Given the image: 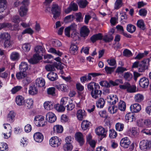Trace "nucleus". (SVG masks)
Masks as SVG:
<instances>
[{
    "label": "nucleus",
    "instance_id": "nucleus-1",
    "mask_svg": "<svg viewBox=\"0 0 151 151\" xmlns=\"http://www.w3.org/2000/svg\"><path fill=\"white\" fill-rule=\"evenodd\" d=\"M110 123L107 122L105 123L104 125L106 127H103L101 126L98 127L95 130L96 134L98 135L105 137L108 131V129L110 128Z\"/></svg>",
    "mask_w": 151,
    "mask_h": 151
},
{
    "label": "nucleus",
    "instance_id": "nucleus-2",
    "mask_svg": "<svg viewBox=\"0 0 151 151\" xmlns=\"http://www.w3.org/2000/svg\"><path fill=\"white\" fill-rule=\"evenodd\" d=\"M150 61V58L146 59L142 61L138 68V71L140 73L145 72L146 70L148 69Z\"/></svg>",
    "mask_w": 151,
    "mask_h": 151
},
{
    "label": "nucleus",
    "instance_id": "nucleus-3",
    "mask_svg": "<svg viewBox=\"0 0 151 151\" xmlns=\"http://www.w3.org/2000/svg\"><path fill=\"white\" fill-rule=\"evenodd\" d=\"M51 11L53 15V17L55 19L59 17L60 13V8L58 4H53L52 6Z\"/></svg>",
    "mask_w": 151,
    "mask_h": 151
},
{
    "label": "nucleus",
    "instance_id": "nucleus-4",
    "mask_svg": "<svg viewBox=\"0 0 151 151\" xmlns=\"http://www.w3.org/2000/svg\"><path fill=\"white\" fill-rule=\"evenodd\" d=\"M61 140L57 136L51 137L49 140L50 145L53 147H57L60 145Z\"/></svg>",
    "mask_w": 151,
    "mask_h": 151
},
{
    "label": "nucleus",
    "instance_id": "nucleus-5",
    "mask_svg": "<svg viewBox=\"0 0 151 151\" xmlns=\"http://www.w3.org/2000/svg\"><path fill=\"white\" fill-rule=\"evenodd\" d=\"M140 149L143 150H146L151 147V142L148 140H142L139 143Z\"/></svg>",
    "mask_w": 151,
    "mask_h": 151
},
{
    "label": "nucleus",
    "instance_id": "nucleus-6",
    "mask_svg": "<svg viewBox=\"0 0 151 151\" xmlns=\"http://www.w3.org/2000/svg\"><path fill=\"white\" fill-rule=\"evenodd\" d=\"M34 123L36 126L38 127H43L45 125L44 117L42 116H38L35 117Z\"/></svg>",
    "mask_w": 151,
    "mask_h": 151
},
{
    "label": "nucleus",
    "instance_id": "nucleus-7",
    "mask_svg": "<svg viewBox=\"0 0 151 151\" xmlns=\"http://www.w3.org/2000/svg\"><path fill=\"white\" fill-rule=\"evenodd\" d=\"M100 89V86H96V88L94 89V90L91 91V94L93 98L97 99L100 97L102 94V92Z\"/></svg>",
    "mask_w": 151,
    "mask_h": 151
},
{
    "label": "nucleus",
    "instance_id": "nucleus-8",
    "mask_svg": "<svg viewBox=\"0 0 151 151\" xmlns=\"http://www.w3.org/2000/svg\"><path fill=\"white\" fill-rule=\"evenodd\" d=\"M78 6L77 4L75 3L72 2L70 4L69 7L65 10V12L68 14L72 11H75L78 10Z\"/></svg>",
    "mask_w": 151,
    "mask_h": 151
},
{
    "label": "nucleus",
    "instance_id": "nucleus-9",
    "mask_svg": "<svg viewBox=\"0 0 151 151\" xmlns=\"http://www.w3.org/2000/svg\"><path fill=\"white\" fill-rule=\"evenodd\" d=\"M5 132L6 133L4 134V136L5 138L7 139L11 136V127L10 124H4Z\"/></svg>",
    "mask_w": 151,
    "mask_h": 151
},
{
    "label": "nucleus",
    "instance_id": "nucleus-10",
    "mask_svg": "<svg viewBox=\"0 0 151 151\" xmlns=\"http://www.w3.org/2000/svg\"><path fill=\"white\" fill-rule=\"evenodd\" d=\"M90 30L86 26H83L81 28L80 31V36L85 38L88 35Z\"/></svg>",
    "mask_w": 151,
    "mask_h": 151
},
{
    "label": "nucleus",
    "instance_id": "nucleus-11",
    "mask_svg": "<svg viewBox=\"0 0 151 151\" xmlns=\"http://www.w3.org/2000/svg\"><path fill=\"white\" fill-rule=\"evenodd\" d=\"M42 58L40 55L35 54L33 58L28 60L29 62L32 64H36L38 63L39 60H41Z\"/></svg>",
    "mask_w": 151,
    "mask_h": 151
},
{
    "label": "nucleus",
    "instance_id": "nucleus-12",
    "mask_svg": "<svg viewBox=\"0 0 151 151\" xmlns=\"http://www.w3.org/2000/svg\"><path fill=\"white\" fill-rule=\"evenodd\" d=\"M149 84V81L148 79L145 77L141 78L139 81V84L140 86L143 88L147 87Z\"/></svg>",
    "mask_w": 151,
    "mask_h": 151
},
{
    "label": "nucleus",
    "instance_id": "nucleus-13",
    "mask_svg": "<svg viewBox=\"0 0 151 151\" xmlns=\"http://www.w3.org/2000/svg\"><path fill=\"white\" fill-rule=\"evenodd\" d=\"M131 111L133 113L139 112L141 109V105L137 103L132 105L130 107Z\"/></svg>",
    "mask_w": 151,
    "mask_h": 151
},
{
    "label": "nucleus",
    "instance_id": "nucleus-14",
    "mask_svg": "<svg viewBox=\"0 0 151 151\" xmlns=\"http://www.w3.org/2000/svg\"><path fill=\"white\" fill-rule=\"evenodd\" d=\"M47 120H48L49 122L52 123L55 122L56 120V117L55 115L53 113L49 112L46 115Z\"/></svg>",
    "mask_w": 151,
    "mask_h": 151
},
{
    "label": "nucleus",
    "instance_id": "nucleus-15",
    "mask_svg": "<svg viewBox=\"0 0 151 151\" xmlns=\"http://www.w3.org/2000/svg\"><path fill=\"white\" fill-rule=\"evenodd\" d=\"M34 140L37 142H41L43 139L44 137L43 134L40 132H37L33 135Z\"/></svg>",
    "mask_w": 151,
    "mask_h": 151
},
{
    "label": "nucleus",
    "instance_id": "nucleus-16",
    "mask_svg": "<svg viewBox=\"0 0 151 151\" xmlns=\"http://www.w3.org/2000/svg\"><path fill=\"white\" fill-rule=\"evenodd\" d=\"M108 102L111 105H114L118 101V99L117 96L115 95H110L108 96Z\"/></svg>",
    "mask_w": 151,
    "mask_h": 151
},
{
    "label": "nucleus",
    "instance_id": "nucleus-17",
    "mask_svg": "<svg viewBox=\"0 0 151 151\" xmlns=\"http://www.w3.org/2000/svg\"><path fill=\"white\" fill-rule=\"evenodd\" d=\"M130 144V140L127 137L122 138L120 142L121 146L124 148H127Z\"/></svg>",
    "mask_w": 151,
    "mask_h": 151
},
{
    "label": "nucleus",
    "instance_id": "nucleus-18",
    "mask_svg": "<svg viewBox=\"0 0 151 151\" xmlns=\"http://www.w3.org/2000/svg\"><path fill=\"white\" fill-rule=\"evenodd\" d=\"M135 114L132 112L129 113L127 114L125 116L126 122H132L135 120L134 116Z\"/></svg>",
    "mask_w": 151,
    "mask_h": 151
},
{
    "label": "nucleus",
    "instance_id": "nucleus-19",
    "mask_svg": "<svg viewBox=\"0 0 151 151\" xmlns=\"http://www.w3.org/2000/svg\"><path fill=\"white\" fill-rule=\"evenodd\" d=\"M75 137L76 140L82 145L84 142L83 134L80 132H77L75 134Z\"/></svg>",
    "mask_w": 151,
    "mask_h": 151
},
{
    "label": "nucleus",
    "instance_id": "nucleus-20",
    "mask_svg": "<svg viewBox=\"0 0 151 151\" xmlns=\"http://www.w3.org/2000/svg\"><path fill=\"white\" fill-rule=\"evenodd\" d=\"M15 102L18 105H22L24 104V98L21 96H17L15 98Z\"/></svg>",
    "mask_w": 151,
    "mask_h": 151
},
{
    "label": "nucleus",
    "instance_id": "nucleus-21",
    "mask_svg": "<svg viewBox=\"0 0 151 151\" xmlns=\"http://www.w3.org/2000/svg\"><path fill=\"white\" fill-rule=\"evenodd\" d=\"M102 37L101 34L99 33L92 35L90 38V40L92 42L94 43L97 40H101Z\"/></svg>",
    "mask_w": 151,
    "mask_h": 151
},
{
    "label": "nucleus",
    "instance_id": "nucleus-22",
    "mask_svg": "<svg viewBox=\"0 0 151 151\" xmlns=\"http://www.w3.org/2000/svg\"><path fill=\"white\" fill-rule=\"evenodd\" d=\"M47 78L52 81H55L58 78L57 74L56 73L53 72H50L47 75Z\"/></svg>",
    "mask_w": 151,
    "mask_h": 151
},
{
    "label": "nucleus",
    "instance_id": "nucleus-23",
    "mask_svg": "<svg viewBox=\"0 0 151 151\" xmlns=\"http://www.w3.org/2000/svg\"><path fill=\"white\" fill-rule=\"evenodd\" d=\"M15 115L16 114L13 111H10L7 116V120L10 122H13L14 121Z\"/></svg>",
    "mask_w": 151,
    "mask_h": 151
},
{
    "label": "nucleus",
    "instance_id": "nucleus-24",
    "mask_svg": "<svg viewBox=\"0 0 151 151\" xmlns=\"http://www.w3.org/2000/svg\"><path fill=\"white\" fill-rule=\"evenodd\" d=\"M13 41L9 38L4 41L3 45L5 48H9L11 47L13 44Z\"/></svg>",
    "mask_w": 151,
    "mask_h": 151
},
{
    "label": "nucleus",
    "instance_id": "nucleus-25",
    "mask_svg": "<svg viewBox=\"0 0 151 151\" xmlns=\"http://www.w3.org/2000/svg\"><path fill=\"white\" fill-rule=\"evenodd\" d=\"M44 106L45 109L49 110L53 108L54 106V103L51 101H45L44 103Z\"/></svg>",
    "mask_w": 151,
    "mask_h": 151
},
{
    "label": "nucleus",
    "instance_id": "nucleus-26",
    "mask_svg": "<svg viewBox=\"0 0 151 151\" xmlns=\"http://www.w3.org/2000/svg\"><path fill=\"white\" fill-rule=\"evenodd\" d=\"M78 47L74 43H72L70 45L69 49L70 53L73 55H75L78 52Z\"/></svg>",
    "mask_w": 151,
    "mask_h": 151
},
{
    "label": "nucleus",
    "instance_id": "nucleus-27",
    "mask_svg": "<svg viewBox=\"0 0 151 151\" xmlns=\"http://www.w3.org/2000/svg\"><path fill=\"white\" fill-rule=\"evenodd\" d=\"M27 7H24L23 6H21L19 10V15L21 17L26 16L27 15Z\"/></svg>",
    "mask_w": 151,
    "mask_h": 151
},
{
    "label": "nucleus",
    "instance_id": "nucleus-28",
    "mask_svg": "<svg viewBox=\"0 0 151 151\" xmlns=\"http://www.w3.org/2000/svg\"><path fill=\"white\" fill-rule=\"evenodd\" d=\"M35 84L38 87H42L45 86V82L43 79L42 78H39L36 80Z\"/></svg>",
    "mask_w": 151,
    "mask_h": 151
},
{
    "label": "nucleus",
    "instance_id": "nucleus-29",
    "mask_svg": "<svg viewBox=\"0 0 151 151\" xmlns=\"http://www.w3.org/2000/svg\"><path fill=\"white\" fill-rule=\"evenodd\" d=\"M10 34L7 32L1 33L0 34V40L1 41H4L10 38Z\"/></svg>",
    "mask_w": 151,
    "mask_h": 151
},
{
    "label": "nucleus",
    "instance_id": "nucleus-30",
    "mask_svg": "<svg viewBox=\"0 0 151 151\" xmlns=\"http://www.w3.org/2000/svg\"><path fill=\"white\" fill-rule=\"evenodd\" d=\"M77 116L79 120H82L85 116V111L81 109L79 110L77 112Z\"/></svg>",
    "mask_w": 151,
    "mask_h": 151
},
{
    "label": "nucleus",
    "instance_id": "nucleus-31",
    "mask_svg": "<svg viewBox=\"0 0 151 151\" xmlns=\"http://www.w3.org/2000/svg\"><path fill=\"white\" fill-rule=\"evenodd\" d=\"M55 87L58 90L61 91L63 92H65L67 91V85L65 84H62L56 85Z\"/></svg>",
    "mask_w": 151,
    "mask_h": 151
},
{
    "label": "nucleus",
    "instance_id": "nucleus-32",
    "mask_svg": "<svg viewBox=\"0 0 151 151\" xmlns=\"http://www.w3.org/2000/svg\"><path fill=\"white\" fill-rule=\"evenodd\" d=\"M37 89L35 85H32L29 87V93L30 94L34 95L37 93Z\"/></svg>",
    "mask_w": 151,
    "mask_h": 151
},
{
    "label": "nucleus",
    "instance_id": "nucleus-33",
    "mask_svg": "<svg viewBox=\"0 0 151 151\" xmlns=\"http://www.w3.org/2000/svg\"><path fill=\"white\" fill-rule=\"evenodd\" d=\"M99 86L98 83H96L93 82H91L89 83L87 85V88L88 90L92 91L96 88V86Z\"/></svg>",
    "mask_w": 151,
    "mask_h": 151
},
{
    "label": "nucleus",
    "instance_id": "nucleus-34",
    "mask_svg": "<svg viewBox=\"0 0 151 151\" xmlns=\"http://www.w3.org/2000/svg\"><path fill=\"white\" fill-rule=\"evenodd\" d=\"M53 130L55 133H61L63 131V127L61 125H56L54 126Z\"/></svg>",
    "mask_w": 151,
    "mask_h": 151
},
{
    "label": "nucleus",
    "instance_id": "nucleus-35",
    "mask_svg": "<svg viewBox=\"0 0 151 151\" xmlns=\"http://www.w3.org/2000/svg\"><path fill=\"white\" fill-rule=\"evenodd\" d=\"M55 109L58 112H62L64 111L65 109V106L61 104H58L54 106Z\"/></svg>",
    "mask_w": 151,
    "mask_h": 151
},
{
    "label": "nucleus",
    "instance_id": "nucleus-36",
    "mask_svg": "<svg viewBox=\"0 0 151 151\" xmlns=\"http://www.w3.org/2000/svg\"><path fill=\"white\" fill-rule=\"evenodd\" d=\"M32 81L31 77L28 75H27L22 81V82L24 85L27 86Z\"/></svg>",
    "mask_w": 151,
    "mask_h": 151
},
{
    "label": "nucleus",
    "instance_id": "nucleus-37",
    "mask_svg": "<svg viewBox=\"0 0 151 151\" xmlns=\"http://www.w3.org/2000/svg\"><path fill=\"white\" fill-rule=\"evenodd\" d=\"M6 0H0V12H3L6 7Z\"/></svg>",
    "mask_w": 151,
    "mask_h": 151
},
{
    "label": "nucleus",
    "instance_id": "nucleus-38",
    "mask_svg": "<svg viewBox=\"0 0 151 151\" xmlns=\"http://www.w3.org/2000/svg\"><path fill=\"white\" fill-rule=\"evenodd\" d=\"M35 51L36 52L35 54H37L40 55H42V54L44 51V50L42 46L40 45H38L35 48Z\"/></svg>",
    "mask_w": 151,
    "mask_h": 151
},
{
    "label": "nucleus",
    "instance_id": "nucleus-39",
    "mask_svg": "<svg viewBox=\"0 0 151 151\" xmlns=\"http://www.w3.org/2000/svg\"><path fill=\"white\" fill-rule=\"evenodd\" d=\"M105 104V101L102 98H100L96 102V105L97 107L102 108Z\"/></svg>",
    "mask_w": 151,
    "mask_h": 151
},
{
    "label": "nucleus",
    "instance_id": "nucleus-40",
    "mask_svg": "<svg viewBox=\"0 0 151 151\" xmlns=\"http://www.w3.org/2000/svg\"><path fill=\"white\" fill-rule=\"evenodd\" d=\"M88 3V2L86 0H80L78 2L79 7L82 8H85Z\"/></svg>",
    "mask_w": 151,
    "mask_h": 151
},
{
    "label": "nucleus",
    "instance_id": "nucleus-41",
    "mask_svg": "<svg viewBox=\"0 0 151 151\" xmlns=\"http://www.w3.org/2000/svg\"><path fill=\"white\" fill-rule=\"evenodd\" d=\"M89 125V122L87 120H83L81 124V128L84 130L87 129L88 128Z\"/></svg>",
    "mask_w": 151,
    "mask_h": 151
},
{
    "label": "nucleus",
    "instance_id": "nucleus-42",
    "mask_svg": "<svg viewBox=\"0 0 151 151\" xmlns=\"http://www.w3.org/2000/svg\"><path fill=\"white\" fill-rule=\"evenodd\" d=\"M19 68L21 71L25 72L28 68V64L25 62H22L19 65Z\"/></svg>",
    "mask_w": 151,
    "mask_h": 151
},
{
    "label": "nucleus",
    "instance_id": "nucleus-43",
    "mask_svg": "<svg viewBox=\"0 0 151 151\" xmlns=\"http://www.w3.org/2000/svg\"><path fill=\"white\" fill-rule=\"evenodd\" d=\"M118 106L119 109L120 110L124 111L126 109V104L123 101H120L118 103Z\"/></svg>",
    "mask_w": 151,
    "mask_h": 151
},
{
    "label": "nucleus",
    "instance_id": "nucleus-44",
    "mask_svg": "<svg viewBox=\"0 0 151 151\" xmlns=\"http://www.w3.org/2000/svg\"><path fill=\"white\" fill-rule=\"evenodd\" d=\"M136 29V27L132 24H129L127 27V30L129 32L132 33L134 32Z\"/></svg>",
    "mask_w": 151,
    "mask_h": 151
},
{
    "label": "nucleus",
    "instance_id": "nucleus-45",
    "mask_svg": "<svg viewBox=\"0 0 151 151\" xmlns=\"http://www.w3.org/2000/svg\"><path fill=\"white\" fill-rule=\"evenodd\" d=\"M123 4L122 0H116L114 4V9L116 10L119 9Z\"/></svg>",
    "mask_w": 151,
    "mask_h": 151
},
{
    "label": "nucleus",
    "instance_id": "nucleus-46",
    "mask_svg": "<svg viewBox=\"0 0 151 151\" xmlns=\"http://www.w3.org/2000/svg\"><path fill=\"white\" fill-rule=\"evenodd\" d=\"M27 75L25 72H23L21 70V71L16 73V77L17 79H20L24 78Z\"/></svg>",
    "mask_w": 151,
    "mask_h": 151
},
{
    "label": "nucleus",
    "instance_id": "nucleus-47",
    "mask_svg": "<svg viewBox=\"0 0 151 151\" xmlns=\"http://www.w3.org/2000/svg\"><path fill=\"white\" fill-rule=\"evenodd\" d=\"M83 16L80 12L76 13L75 14V19L77 22H80L83 21Z\"/></svg>",
    "mask_w": 151,
    "mask_h": 151
},
{
    "label": "nucleus",
    "instance_id": "nucleus-48",
    "mask_svg": "<svg viewBox=\"0 0 151 151\" xmlns=\"http://www.w3.org/2000/svg\"><path fill=\"white\" fill-rule=\"evenodd\" d=\"M140 122H142L143 123L142 124H141L139 125L141 126L148 127L151 124L150 121L149 119H148L145 120L144 121H143L142 120H141L139 121V124H140Z\"/></svg>",
    "mask_w": 151,
    "mask_h": 151
},
{
    "label": "nucleus",
    "instance_id": "nucleus-49",
    "mask_svg": "<svg viewBox=\"0 0 151 151\" xmlns=\"http://www.w3.org/2000/svg\"><path fill=\"white\" fill-rule=\"evenodd\" d=\"M134 98L136 102H140L143 100L144 96L142 94H137L135 95Z\"/></svg>",
    "mask_w": 151,
    "mask_h": 151
},
{
    "label": "nucleus",
    "instance_id": "nucleus-50",
    "mask_svg": "<svg viewBox=\"0 0 151 151\" xmlns=\"http://www.w3.org/2000/svg\"><path fill=\"white\" fill-rule=\"evenodd\" d=\"M114 37L112 35H106L103 38V40L105 42H109L113 39Z\"/></svg>",
    "mask_w": 151,
    "mask_h": 151
},
{
    "label": "nucleus",
    "instance_id": "nucleus-51",
    "mask_svg": "<svg viewBox=\"0 0 151 151\" xmlns=\"http://www.w3.org/2000/svg\"><path fill=\"white\" fill-rule=\"evenodd\" d=\"M55 88L54 87L49 88L47 89V93L48 95H50L52 96H55Z\"/></svg>",
    "mask_w": 151,
    "mask_h": 151
},
{
    "label": "nucleus",
    "instance_id": "nucleus-52",
    "mask_svg": "<svg viewBox=\"0 0 151 151\" xmlns=\"http://www.w3.org/2000/svg\"><path fill=\"white\" fill-rule=\"evenodd\" d=\"M19 57V53L16 52H12L10 55L11 59L13 60H16L18 59Z\"/></svg>",
    "mask_w": 151,
    "mask_h": 151
},
{
    "label": "nucleus",
    "instance_id": "nucleus-53",
    "mask_svg": "<svg viewBox=\"0 0 151 151\" xmlns=\"http://www.w3.org/2000/svg\"><path fill=\"white\" fill-rule=\"evenodd\" d=\"M137 25L138 27L142 30H144L145 29L144 22L142 20H140L137 21Z\"/></svg>",
    "mask_w": 151,
    "mask_h": 151
},
{
    "label": "nucleus",
    "instance_id": "nucleus-54",
    "mask_svg": "<svg viewBox=\"0 0 151 151\" xmlns=\"http://www.w3.org/2000/svg\"><path fill=\"white\" fill-rule=\"evenodd\" d=\"M109 111L111 113L114 114L116 112L117 109L116 107H115L114 105L109 106L108 108Z\"/></svg>",
    "mask_w": 151,
    "mask_h": 151
},
{
    "label": "nucleus",
    "instance_id": "nucleus-55",
    "mask_svg": "<svg viewBox=\"0 0 151 151\" xmlns=\"http://www.w3.org/2000/svg\"><path fill=\"white\" fill-rule=\"evenodd\" d=\"M30 45L29 43H25L22 45V48L25 52H28L30 49Z\"/></svg>",
    "mask_w": 151,
    "mask_h": 151
},
{
    "label": "nucleus",
    "instance_id": "nucleus-56",
    "mask_svg": "<svg viewBox=\"0 0 151 151\" xmlns=\"http://www.w3.org/2000/svg\"><path fill=\"white\" fill-rule=\"evenodd\" d=\"M49 52L55 54L60 56L62 54V53L59 51H57L55 48H51L49 49Z\"/></svg>",
    "mask_w": 151,
    "mask_h": 151
},
{
    "label": "nucleus",
    "instance_id": "nucleus-57",
    "mask_svg": "<svg viewBox=\"0 0 151 151\" xmlns=\"http://www.w3.org/2000/svg\"><path fill=\"white\" fill-rule=\"evenodd\" d=\"M33 103V101L32 99H28L26 100L25 105L29 109L32 107Z\"/></svg>",
    "mask_w": 151,
    "mask_h": 151
},
{
    "label": "nucleus",
    "instance_id": "nucleus-58",
    "mask_svg": "<svg viewBox=\"0 0 151 151\" xmlns=\"http://www.w3.org/2000/svg\"><path fill=\"white\" fill-rule=\"evenodd\" d=\"M115 127L117 131H121L123 130L124 127V125L123 124L118 123L116 124Z\"/></svg>",
    "mask_w": 151,
    "mask_h": 151
},
{
    "label": "nucleus",
    "instance_id": "nucleus-59",
    "mask_svg": "<svg viewBox=\"0 0 151 151\" xmlns=\"http://www.w3.org/2000/svg\"><path fill=\"white\" fill-rule=\"evenodd\" d=\"M104 69L107 74H111L114 71L115 69V68L107 66H106L105 67Z\"/></svg>",
    "mask_w": 151,
    "mask_h": 151
},
{
    "label": "nucleus",
    "instance_id": "nucleus-60",
    "mask_svg": "<svg viewBox=\"0 0 151 151\" xmlns=\"http://www.w3.org/2000/svg\"><path fill=\"white\" fill-rule=\"evenodd\" d=\"M124 77L126 80L129 81L132 79V75L129 72H126L124 73Z\"/></svg>",
    "mask_w": 151,
    "mask_h": 151
},
{
    "label": "nucleus",
    "instance_id": "nucleus-61",
    "mask_svg": "<svg viewBox=\"0 0 151 151\" xmlns=\"http://www.w3.org/2000/svg\"><path fill=\"white\" fill-rule=\"evenodd\" d=\"M8 147L5 143H1L0 145V151H7Z\"/></svg>",
    "mask_w": 151,
    "mask_h": 151
},
{
    "label": "nucleus",
    "instance_id": "nucleus-62",
    "mask_svg": "<svg viewBox=\"0 0 151 151\" xmlns=\"http://www.w3.org/2000/svg\"><path fill=\"white\" fill-rule=\"evenodd\" d=\"M45 68L48 71H53L55 70L54 64L53 65L47 64L45 66Z\"/></svg>",
    "mask_w": 151,
    "mask_h": 151
},
{
    "label": "nucleus",
    "instance_id": "nucleus-63",
    "mask_svg": "<svg viewBox=\"0 0 151 151\" xmlns=\"http://www.w3.org/2000/svg\"><path fill=\"white\" fill-rule=\"evenodd\" d=\"M22 88V87L21 86H17L13 88L11 90V91L13 94H14L20 90Z\"/></svg>",
    "mask_w": 151,
    "mask_h": 151
},
{
    "label": "nucleus",
    "instance_id": "nucleus-64",
    "mask_svg": "<svg viewBox=\"0 0 151 151\" xmlns=\"http://www.w3.org/2000/svg\"><path fill=\"white\" fill-rule=\"evenodd\" d=\"M117 135L116 132L113 129H110L109 130V137L111 138H115Z\"/></svg>",
    "mask_w": 151,
    "mask_h": 151
}]
</instances>
